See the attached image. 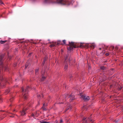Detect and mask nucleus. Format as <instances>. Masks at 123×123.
Wrapping results in <instances>:
<instances>
[{
	"label": "nucleus",
	"mask_w": 123,
	"mask_h": 123,
	"mask_svg": "<svg viewBox=\"0 0 123 123\" xmlns=\"http://www.w3.org/2000/svg\"><path fill=\"white\" fill-rule=\"evenodd\" d=\"M40 96L39 94H38L37 95V96L38 97H40Z\"/></svg>",
	"instance_id": "2f4dec72"
},
{
	"label": "nucleus",
	"mask_w": 123,
	"mask_h": 123,
	"mask_svg": "<svg viewBox=\"0 0 123 123\" xmlns=\"http://www.w3.org/2000/svg\"><path fill=\"white\" fill-rule=\"evenodd\" d=\"M6 43V44H8L9 43L8 41L7 40L5 41H2L1 40L0 41V43L1 44H4Z\"/></svg>",
	"instance_id": "f8f14e48"
},
{
	"label": "nucleus",
	"mask_w": 123,
	"mask_h": 123,
	"mask_svg": "<svg viewBox=\"0 0 123 123\" xmlns=\"http://www.w3.org/2000/svg\"><path fill=\"white\" fill-rule=\"evenodd\" d=\"M76 47H68L67 48L68 51V52H71L73 51L74 47V48H76ZM81 48H82L84 47H79Z\"/></svg>",
	"instance_id": "6e6552de"
},
{
	"label": "nucleus",
	"mask_w": 123,
	"mask_h": 123,
	"mask_svg": "<svg viewBox=\"0 0 123 123\" xmlns=\"http://www.w3.org/2000/svg\"><path fill=\"white\" fill-rule=\"evenodd\" d=\"M91 45H90V46H95L96 45L94 43H92L91 44Z\"/></svg>",
	"instance_id": "6ab92c4d"
},
{
	"label": "nucleus",
	"mask_w": 123,
	"mask_h": 123,
	"mask_svg": "<svg viewBox=\"0 0 123 123\" xmlns=\"http://www.w3.org/2000/svg\"><path fill=\"white\" fill-rule=\"evenodd\" d=\"M3 80L6 82H7V80L6 79H4L3 76L2 75H1L0 76V80L1 81H2Z\"/></svg>",
	"instance_id": "9b49d317"
},
{
	"label": "nucleus",
	"mask_w": 123,
	"mask_h": 123,
	"mask_svg": "<svg viewBox=\"0 0 123 123\" xmlns=\"http://www.w3.org/2000/svg\"><path fill=\"white\" fill-rule=\"evenodd\" d=\"M63 100H64L63 101H64L66 100V99L65 100L64 99Z\"/></svg>",
	"instance_id": "58836bf2"
},
{
	"label": "nucleus",
	"mask_w": 123,
	"mask_h": 123,
	"mask_svg": "<svg viewBox=\"0 0 123 123\" xmlns=\"http://www.w3.org/2000/svg\"><path fill=\"white\" fill-rule=\"evenodd\" d=\"M109 55V53H106L105 54V55L107 56Z\"/></svg>",
	"instance_id": "bb28decb"
},
{
	"label": "nucleus",
	"mask_w": 123,
	"mask_h": 123,
	"mask_svg": "<svg viewBox=\"0 0 123 123\" xmlns=\"http://www.w3.org/2000/svg\"><path fill=\"white\" fill-rule=\"evenodd\" d=\"M105 68L103 66H101L100 67V68L102 70H105Z\"/></svg>",
	"instance_id": "aec40b11"
},
{
	"label": "nucleus",
	"mask_w": 123,
	"mask_h": 123,
	"mask_svg": "<svg viewBox=\"0 0 123 123\" xmlns=\"http://www.w3.org/2000/svg\"><path fill=\"white\" fill-rule=\"evenodd\" d=\"M46 59H47L46 57H45L44 58L43 62V63H42V65H43H43L44 64L45 62V60H46Z\"/></svg>",
	"instance_id": "dca6fc26"
},
{
	"label": "nucleus",
	"mask_w": 123,
	"mask_h": 123,
	"mask_svg": "<svg viewBox=\"0 0 123 123\" xmlns=\"http://www.w3.org/2000/svg\"><path fill=\"white\" fill-rule=\"evenodd\" d=\"M2 98H0V102H1L2 101Z\"/></svg>",
	"instance_id": "473e14b6"
},
{
	"label": "nucleus",
	"mask_w": 123,
	"mask_h": 123,
	"mask_svg": "<svg viewBox=\"0 0 123 123\" xmlns=\"http://www.w3.org/2000/svg\"><path fill=\"white\" fill-rule=\"evenodd\" d=\"M29 62V60L28 61H27V63L25 65V68H26L28 67V63Z\"/></svg>",
	"instance_id": "a211bd4d"
},
{
	"label": "nucleus",
	"mask_w": 123,
	"mask_h": 123,
	"mask_svg": "<svg viewBox=\"0 0 123 123\" xmlns=\"http://www.w3.org/2000/svg\"><path fill=\"white\" fill-rule=\"evenodd\" d=\"M104 80H102V81H104Z\"/></svg>",
	"instance_id": "a19ab883"
},
{
	"label": "nucleus",
	"mask_w": 123,
	"mask_h": 123,
	"mask_svg": "<svg viewBox=\"0 0 123 123\" xmlns=\"http://www.w3.org/2000/svg\"><path fill=\"white\" fill-rule=\"evenodd\" d=\"M63 102H59L58 103V104H63Z\"/></svg>",
	"instance_id": "c85d7f7f"
},
{
	"label": "nucleus",
	"mask_w": 123,
	"mask_h": 123,
	"mask_svg": "<svg viewBox=\"0 0 123 123\" xmlns=\"http://www.w3.org/2000/svg\"><path fill=\"white\" fill-rule=\"evenodd\" d=\"M11 117H14L13 116H11Z\"/></svg>",
	"instance_id": "79ce46f5"
},
{
	"label": "nucleus",
	"mask_w": 123,
	"mask_h": 123,
	"mask_svg": "<svg viewBox=\"0 0 123 123\" xmlns=\"http://www.w3.org/2000/svg\"><path fill=\"white\" fill-rule=\"evenodd\" d=\"M10 90L9 89H7V90H6V91L5 92V94H7L10 91Z\"/></svg>",
	"instance_id": "f3484780"
},
{
	"label": "nucleus",
	"mask_w": 123,
	"mask_h": 123,
	"mask_svg": "<svg viewBox=\"0 0 123 123\" xmlns=\"http://www.w3.org/2000/svg\"><path fill=\"white\" fill-rule=\"evenodd\" d=\"M62 122H63V121L62 119H61L60 121V123H62Z\"/></svg>",
	"instance_id": "cd10ccee"
},
{
	"label": "nucleus",
	"mask_w": 123,
	"mask_h": 123,
	"mask_svg": "<svg viewBox=\"0 0 123 123\" xmlns=\"http://www.w3.org/2000/svg\"><path fill=\"white\" fill-rule=\"evenodd\" d=\"M46 105L45 104H43V106L42 107V108L44 110H45L46 109L45 107V106H46Z\"/></svg>",
	"instance_id": "ddd939ff"
},
{
	"label": "nucleus",
	"mask_w": 123,
	"mask_h": 123,
	"mask_svg": "<svg viewBox=\"0 0 123 123\" xmlns=\"http://www.w3.org/2000/svg\"><path fill=\"white\" fill-rule=\"evenodd\" d=\"M104 53H103V54Z\"/></svg>",
	"instance_id": "8fccbe9b"
},
{
	"label": "nucleus",
	"mask_w": 123,
	"mask_h": 123,
	"mask_svg": "<svg viewBox=\"0 0 123 123\" xmlns=\"http://www.w3.org/2000/svg\"><path fill=\"white\" fill-rule=\"evenodd\" d=\"M0 4H4L3 2L1 0H0Z\"/></svg>",
	"instance_id": "393cba45"
},
{
	"label": "nucleus",
	"mask_w": 123,
	"mask_h": 123,
	"mask_svg": "<svg viewBox=\"0 0 123 123\" xmlns=\"http://www.w3.org/2000/svg\"><path fill=\"white\" fill-rule=\"evenodd\" d=\"M122 88V87L121 86L120 87H119L118 88V90H120Z\"/></svg>",
	"instance_id": "a878e982"
},
{
	"label": "nucleus",
	"mask_w": 123,
	"mask_h": 123,
	"mask_svg": "<svg viewBox=\"0 0 123 123\" xmlns=\"http://www.w3.org/2000/svg\"><path fill=\"white\" fill-rule=\"evenodd\" d=\"M73 1L69 0H45V2L47 4L57 3L62 5L68 6L71 4Z\"/></svg>",
	"instance_id": "f03ea898"
},
{
	"label": "nucleus",
	"mask_w": 123,
	"mask_h": 123,
	"mask_svg": "<svg viewBox=\"0 0 123 123\" xmlns=\"http://www.w3.org/2000/svg\"><path fill=\"white\" fill-rule=\"evenodd\" d=\"M16 66V64H15L14 65V67H15Z\"/></svg>",
	"instance_id": "72a5a7b5"
},
{
	"label": "nucleus",
	"mask_w": 123,
	"mask_h": 123,
	"mask_svg": "<svg viewBox=\"0 0 123 123\" xmlns=\"http://www.w3.org/2000/svg\"><path fill=\"white\" fill-rule=\"evenodd\" d=\"M30 88L29 86H28L26 89L25 90L23 87L21 88L22 92H23L22 94L23 95V97L25 99H26L27 98V94L28 92V89Z\"/></svg>",
	"instance_id": "20e7f679"
},
{
	"label": "nucleus",
	"mask_w": 123,
	"mask_h": 123,
	"mask_svg": "<svg viewBox=\"0 0 123 123\" xmlns=\"http://www.w3.org/2000/svg\"><path fill=\"white\" fill-rule=\"evenodd\" d=\"M8 54H9L8 53H7V55H8V57L9 58V55H8Z\"/></svg>",
	"instance_id": "4c0bfd02"
},
{
	"label": "nucleus",
	"mask_w": 123,
	"mask_h": 123,
	"mask_svg": "<svg viewBox=\"0 0 123 123\" xmlns=\"http://www.w3.org/2000/svg\"><path fill=\"white\" fill-rule=\"evenodd\" d=\"M81 98L85 101H87L89 99V97L88 96H86L84 95H82L81 94H80Z\"/></svg>",
	"instance_id": "423d86ee"
},
{
	"label": "nucleus",
	"mask_w": 123,
	"mask_h": 123,
	"mask_svg": "<svg viewBox=\"0 0 123 123\" xmlns=\"http://www.w3.org/2000/svg\"><path fill=\"white\" fill-rule=\"evenodd\" d=\"M14 99V97H13L12 98H11L10 99V102H12V100Z\"/></svg>",
	"instance_id": "5701e85b"
},
{
	"label": "nucleus",
	"mask_w": 123,
	"mask_h": 123,
	"mask_svg": "<svg viewBox=\"0 0 123 123\" xmlns=\"http://www.w3.org/2000/svg\"><path fill=\"white\" fill-rule=\"evenodd\" d=\"M93 47V49H94V47Z\"/></svg>",
	"instance_id": "de8ad7c7"
},
{
	"label": "nucleus",
	"mask_w": 123,
	"mask_h": 123,
	"mask_svg": "<svg viewBox=\"0 0 123 123\" xmlns=\"http://www.w3.org/2000/svg\"><path fill=\"white\" fill-rule=\"evenodd\" d=\"M61 51H62V52L63 51V50L62 49H61Z\"/></svg>",
	"instance_id": "c9c22d12"
},
{
	"label": "nucleus",
	"mask_w": 123,
	"mask_h": 123,
	"mask_svg": "<svg viewBox=\"0 0 123 123\" xmlns=\"http://www.w3.org/2000/svg\"><path fill=\"white\" fill-rule=\"evenodd\" d=\"M51 45L49 46H55V45L66 46L69 45L70 46H76L77 45H80V46H88V45L85 44L84 43H78L77 45L76 43L75 42H69V44H67L66 43V40H64L62 41L60 40H58L56 42H52L51 43Z\"/></svg>",
	"instance_id": "f257e3e1"
},
{
	"label": "nucleus",
	"mask_w": 123,
	"mask_h": 123,
	"mask_svg": "<svg viewBox=\"0 0 123 123\" xmlns=\"http://www.w3.org/2000/svg\"><path fill=\"white\" fill-rule=\"evenodd\" d=\"M90 68V67H89V69Z\"/></svg>",
	"instance_id": "a18cd8bd"
},
{
	"label": "nucleus",
	"mask_w": 123,
	"mask_h": 123,
	"mask_svg": "<svg viewBox=\"0 0 123 123\" xmlns=\"http://www.w3.org/2000/svg\"><path fill=\"white\" fill-rule=\"evenodd\" d=\"M42 96H43V95L42 94Z\"/></svg>",
	"instance_id": "09e8293b"
},
{
	"label": "nucleus",
	"mask_w": 123,
	"mask_h": 123,
	"mask_svg": "<svg viewBox=\"0 0 123 123\" xmlns=\"http://www.w3.org/2000/svg\"><path fill=\"white\" fill-rule=\"evenodd\" d=\"M91 117H89L88 118V119L87 120L86 118H84L83 120V123H88V122H90L92 120L91 119Z\"/></svg>",
	"instance_id": "1a4fd4ad"
},
{
	"label": "nucleus",
	"mask_w": 123,
	"mask_h": 123,
	"mask_svg": "<svg viewBox=\"0 0 123 123\" xmlns=\"http://www.w3.org/2000/svg\"><path fill=\"white\" fill-rule=\"evenodd\" d=\"M65 61L64 62L65 65L64 66V69L65 70L67 69L68 68V66L67 63L69 62H70V57L69 55L68 54L66 55L65 57Z\"/></svg>",
	"instance_id": "7ed1b4c3"
},
{
	"label": "nucleus",
	"mask_w": 123,
	"mask_h": 123,
	"mask_svg": "<svg viewBox=\"0 0 123 123\" xmlns=\"http://www.w3.org/2000/svg\"><path fill=\"white\" fill-rule=\"evenodd\" d=\"M69 76H70V79H71V78L72 77V75H70Z\"/></svg>",
	"instance_id": "c756f323"
},
{
	"label": "nucleus",
	"mask_w": 123,
	"mask_h": 123,
	"mask_svg": "<svg viewBox=\"0 0 123 123\" xmlns=\"http://www.w3.org/2000/svg\"><path fill=\"white\" fill-rule=\"evenodd\" d=\"M39 68H38L37 69H36L35 70L36 74L37 73L39 70Z\"/></svg>",
	"instance_id": "4be33fe9"
},
{
	"label": "nucleus",
	"mask_w": 123,
	"mask_h": 123,
	"mask_svg": "<svg viewBox=\"0 0 123 123\" xmlns=\"http://www.w3.org/2000/svg\"><path fill=\"white\" fill-rule=\"evenodd\" d=\"M45 79V77H44L43 75H42V78L41 79V81H43Z\"/></svg>",
	"instance_id": "2eb2a0df"
},
{
	"label": "nucleus",
	"mask_w": 123,
	"mask_h": 123,
	"mask_svg": "<svg viewBox=\"0 0 123 123\" xmlns=\"http://www.w3.org/2000/svg\"><path fill=\"white\" fill-rule=\"evenodd\" d=\"M112 47V48L113 49H114V47Z\"/></svg>",
	"instance_id": "ea45409f"
},
{
	"label": "nucleus",
	"mask_w": 123,
	"mask_h": 123,
	"mask_svg": "<svg viewBox=\"0 0 123 123\" xmlns=\"http://www.w3.org/2000/svg\"><path fill=\"white\" fill-rule=\"evenodd\" d=\"M99 49H100V50L101 49V48H99Z\"/></svg>",
	"instance_id": "37998d69"
},
{
	"label": "nucleus",
	"mask_w": 123,
	"mask_h": 123,
	"mask_svg": "<svg viewBox=\"0 0 123 123\" xmlns=\"http://www.w3.org/2000/svg\"><path fill=\"white\" fill-rule=\"evenodd\" d=\"M64 85H65V84L64 83Z\"/></svg>",
	"instance_id": "c03bdc74"
},
{
	"label": "nucleus",
	"mask_w": 123,
	"mask_h": 123,
	"mask_svg": "<svg viewBox=\"0 0 123 123\" xmlns=\"http://www.w3.org/2000/svg\"><path fill=\"white\" fill-rule=\"evenodd\" d=\"M31 116L33 117H34L35 116L34 114H32L31 115Z\"/></svg>",
	"instance_id": "7c9ffc66"
},
{
	"label": "nucleus",
	"mask_w": 123,
	"mask_h": 123,
	"mask_svg": "<svg viewBox=\"0 0 123 123\" xmlns=\"http://www.w3.org/2000/svg\"><path fill=\"white\" fill-rule=\"evenodd\" d=\"M34 114L35 116H38V115H37V112L35 113Z\"/></svg>",
	"instance_id": "b1692460"
},
{
	"label": "nucleus",
	"mask_w": 123,
	"mask_h": 123,
	"mask_svg": "<svg viewBox=\"0 0 123 123\" xmlns=\"http://www.w3.org/2000/svg\"><path fill=\"white\" fill-rule=\"evenodd\" d=\"M46 123H48V122H46Z\"/></svg>",
	"instance_id": "49530a36"
},
{
	"label": "nucleus",
	"mask_w": 123,
	"mask_h": 123,
	"mask_svg": "<svg viewBox=\"0 0 123 123\" xmlns=\"http://www.w3.org/2000/svg\"><path fill=\"white\" fill-rule=\"evenodd\" d=\"M4 56V55L3 54H2L0 55V72L3 68V66L2 62V59Z\"/></svg>",
	"instance_id": "39448f33"
},
{
	"label": "nucleus",
	"mask_w": 123,
	"mask_h": 123,
	"mask_svg": "<svg viewBox=\"0 0 123 123\" xmlns=\"http://www.w3.org/2000/svg\"><path fill=\"white\" fill-rule=\"evenodd\" d=\"M40 122L41 123H46V122L43 120L40 121Z\"/></svg>",
	"instance_id": "412c9836"
},
{
	"label": "nucleus",
	"mask_w": 123,
	"mask_h": 123,
	"mask_svg": "<svg viewBox=\"0 0 123 123\" xmlns=\"http://www.w3.org/2000/svg\"><path fill=\"white\" fill-rule=\"evenodd\" d=\"M7 67H5V70H6L7 69Z\"/></svg>",
	"instance_id": "f704fd0d"
},
{
	"label": "nucleus",
	"mask_w": 123,
	"mask_h": 123,
	"mask_svg": "<svg viewBox=\"0 0 123 123\" xmlns=\"http://www.w3.org/2000/svg\"><path fill=\"white\" fill-rule=\"evenodd\" d=\"M27 110V109H24L21 112L22 115H24L25 114V111Z\"/></svg>",
	"instance_id": "9d476101"
},
{
	"label": "nucleus",
	"mask_w": 123,
	"mask_h": 123,
	"mask_svg": "<svg viewBox=\"0 0 123 123\" xmlns=\"http://www.w3.org/2000/svg\"><path fill=\"white\" fill-rule=\"evenodd\" d=\"M65 97H66V99L67 98H70V101H71L72 100H74V96L73 95H72V94L69 95H68V94H67V95H66Z\"/></svg>",
	"instance_id": "0eeeda50"
},
{
	"label": "nucleus",
	"mask_w": 123,
	"mask_h": 123,
	"mask_svg": "<svg viewBox=\"0 0 123 123\" xmlns=\"http://www.w3.org/2000/svg\"><path fill=\"white\" fill-rule=\"evenodd\" d=\"M71 107V106L70 105H69V106H68L67 108L66 109V111H66L68 110L69 108H70Z\"/></svg>",
	"instance_id": "4468645a"
},
{
	"label": "nucleus",
	"mask_w": 123,
	"mask_h": 123,
	"mask_svg": "<svg viewBox=\"0 0 123 123\" xmlns=\"http://www.w3.org/2000/svg\"><path fill=\"white\" fill-rule=\"evenodd\" d=\"M31 54V53H30L29 55V56H30Z\"/></svg>",
	"instance_id": "e433bc0d"
}]
</instances>
